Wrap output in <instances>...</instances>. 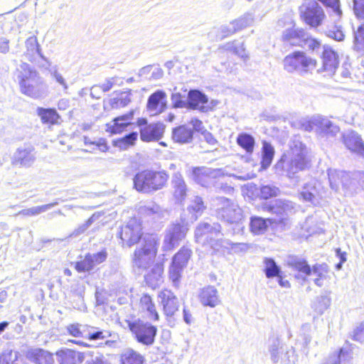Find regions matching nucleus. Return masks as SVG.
Segmentation results:
<instances>
[{
  "mask_svg": "<svg viewBox=\"0 0 364 364\" xmlns=\"http://www.w3.org/2000/svg\"><path fill=\"white\" fill-rule=\"evenodd\" d=\"M196 242L203 247H210L213 252H220L230 245L228 240L222 239L221 226L218 223L201 222L195 229Z\"/></svg>",
  "mask_w": 364,
  "mask_h": 364,
  "instance_id": "1",
  "label": "nucleus"
},
{
  "mask_svg": "<svg viewBox=\"0 0 364 364\" xmlns=\"http://www.w3.org/2000/svg\"><path fill=\"white\" fill-rule=\"evenodd\" d=\"M20 69L18 79L21 92L34 99L46 97L48 93V85L38 73L26 63L21 65Z\"/></svg>",
  "mask_w": 364,
  "mask_h": 364,
  "instance_id": "2",
  "label": "nucleus"
},
{
  "mask_svg": "<svg viewBox=\"0 0 364 364\" xmlns=\"http://www.w3.org/2000/svg\"><path fill=\"white\" fill-rule=\"evenodd\" d=\"M168 179V175L164 171L146 169L134 176V188L140 193H152L164 188Z\"/></svg>",
  "mask_w": 364,
  "mask_h": 364,
  "instance_id": "3",
  "label": "nucleus"
},
{
  "mask_svg": "<svg viewBox=\"0 0 364 364\" xmlns=\"http://www.w3.org/2000/svg\"><path fill=\"white\" fill-rule=\"evenodd\" d=\"M307 154L306 146L301 141L294 140L291 142L290 150L282 158L284 171L289 178L307 168L309 162Z\"/></svg>",
  "mask_w": 364,
  "mask_h": 364,
  "instance_id": "4",
  "label": "nucleus"
},
{
  "mask_svg": "<svg viewBox=\"0 0 364 364\" xmlns=\"http://www.w3.org/2000/svg\"><path fill=\"white\" fill-rule=\"evenodd\" d=\"M159 241L156 236H144L139 245L134 252L132 262L134 267L140 269L148 268L153 262L157 253Z\"/></svg>",
  "mask_w": 364,
  "mask_h": 364,
  "instance_id": "5",
  "label": "nucleus"
},
{
  "mask_svg": "<svg viewBox=\"0 0 364 364\" xmlns=\"http://www.w3.org/2000/svg\"><path fill=\"white\" fill-rule=\"evenodd\" d=\"M213 205L217 218L228 223L240 224L244 218L242 209L230 199L218 197Z\"/></svg>",
  "mask_w": 364,
  "mask_h": 364,
  "instance_id": "6",
  "label": "nucleus"
},
{
  "mask_svg": "<svg viewBox=\"0 0 364 364\" xmlns=\"http://www.w3.org/2000/svg\"><path fill=\"white\" fill-rule=\"evenodd\" d=\"M284 69L290 73H306L316 68V60L304 52L296 51L287 55L283 60Z\"/></svg>",
  "mask_w": 364,
  "mask_h": 364,
  "instance_id": "7",
  "label": "nucleus"
},
{
  "mask_svg": "<svg viewBox=\"0 0 364 364\" xmlns=\"http://www.w3.org/2000/svg\"><path fill=\"white\" fill-rule=\"evenodd\" d=\"M127 327L134 338L144 346L154 343L157 328L149 322L140 319L126 321Z\"/></svg>",
  "mask_w": 364,
  "mask_h": 364,
  "instance_id": "8",
  "label": "nucleus"
},
{
  "mask_svg": "<svg viewBox=\"0 0 364 364\" xmlns=\"http://www.w3.org/2000/svg\"><path fill=\"white\" fill-rule=\"evenodd\" d=\"M300 11L304 21L311 27L320 26L326 17L323 9L314 0H310L303 4L300 7Z\"/></svg>",
  "mask_w": 364,
  "mask_h": 364,
  "instance_id": "9",
  "label": "nucleus"
},
{
  "mask_svg": "<svg viewBox=\"0 0 364 364\" xmlns=\"http://www.w3.org/2000/svg\"><path fill=\"white\" fill-rule=\"evenodd\" d=\"M188 230L187 225L181 223H173L170 225L165 232L162 250L163 251H170L179 245V242L183 240Z\"/></svg>",
  "mask_w": 364,
  "mask_h": 364,
  "instance_id": "10",
  "label": "nucleus"
},
{
  "mask_svg": "<svg viewBox=\"0 0 364 364\" xmlns=\"http://www.w3.org/2000/svg\"><path fill=\"white\" fill-rule=\"evenodd\" d=\"M191 250L183 247L173 257L172 262L169 268L170 279L173 282H178L184 268L186 267L188 262L191 257Z\"/></svg>",
  "mask_w": 364,
  "mask_h": 364,
  "instance_id": "11",
  "label": "nucleus"
},
{
  "mask_svg": "<svg viewBox=\"0 0 364 364\" xmlns=\"http://www.w3.org/2000/svg\"><path fill=\"white\" fill-rule=\"evenodd\" d=\"M141 223L136 219L132 218L127 224L122 228L120 238L124 244L131 247L136 244L141 237Z\"/></svg>",
  "mask_w": 364,
  "mask_h": 364,
  "instance_id": "12",
  "label": "nucleus"
},
{
  "mask_svg": "<svg viewBox=\"0 0 364 364\" xmlns=\"http://www.w3.org/2000/svg\"><path fill=\"white\" fill-rule=\"evenodd\" d=\"M158 297L166 316H173L179 308L178 299L174 294L170 290L164 289L159 293Z\"/></svg>",
  "mask_w": 364,
  "mask_h": 364,
  "instance_id": "13",
  "label": "nucleus"
},
{
  "mask_svg": "<svg viewBox=\"0 0 364 364\" xmlns=\"http://www.w3.org/2000/svg\"><path fill=\"white\" fill-rule=\"evenodd\" d=\"M36 161L34 148L28 146L18 149L12 157V164L22 167H31Z\"/></svg>",
  "mask_w": 364,
  "mask_h": 364,
  "instance_id": "14",
  "label": "nucleus"
},
{
  "mask_svg": "<svg viewBox=\"0 0 364 364\" xmlns=\"http://www.w3.org/2000/svg\"><path fill=\"white\" fill-rule=\"evenodd\" d=\"M167 95L163 90H157L151 94L147 101V110L152 114L162 113L166 109Z\"/></svg>",
  "mask_w": 364,
  "mask_h": 364,
  "instance_id": "15",
  "label": "nucleus"
},
{
  "mask_svg": "<svg viewBox=\"0 0 364 364\" xmlns=\"http://www.w3.org/2000/svg\"><path fill=\"white\" fill-rule=\"evenodd\" d=\"M134 111L132 110L125 114L114 118L112 122L106 124L105 131L112 134L122 133L132 124L131 121L134 118Z\"/></svg>",
  "mask_w": 364,
  "mask_h": 364,
  "instance_id": "16",
  "label": "nucleus"
},
{
  "mask_svg": "<svg viewBox=\"0 0 364 364\" xmlns=\"http://www.w3.org/2000/svg\"><path fill=\"white\" fill-rule=\"evenodd\" d=\"M208 102V97L200 91L194 90L188 92V108L198 109L202 112H208L211 109Z\"/></svg>",
  "mask_w": 364,
  "mask_h": 364,
  "instance_id": "17",
  "label": "nucleus"
},
{
  "mask_svg": "<svg viewBox=\"0 0 364 364\" xmlns=\"http://www.w3.org/2000/svg\"><path fill=\"white\" fill-rule=\"evenodd\" d=\"M343 139L348 150L364 159V142L360 134L354 131H348L343 134Z\"/></svg>",
  "mask_w": 364,
  "mask_h": 364,
  "instance_id": "18",
  "label": "nucleus"
},
{
  "mask_svg": "<svg viewBox=\"0 0 364 364\" xmlns=\"http://www.w3.org/2000/svg\"><path fill=\"white\" fill-rule=\"evenodd\" d=\"M165 126L162 123H152L140 128V138L143 141H159L164 135Z\"/></svg>",
  "mask_w": 364,
  "mask_h": 364,
  "instance_id": "19",
  "label": "nucleus"
},
{
  "mask_svg": "<svg viewBox=\"0 0 364 364\" xmlns=\"http://www.w3.org/2000/svg\"><path fill=\"white\" fill-rule=\"evenodd\" d=\"M26 358L35 364H53V354L43 348H29L24 352Z\"/></svg>",
  "mask_w": 364,
  "mask_h": 364,
  "instance_id": "20",
  "label": "nucleus"
},
{
  "mask_svg": "<svg viewBox=\"0 0 364 364\" xmlns=\"http://www.w3.org/2000/svg\"><path fill=\"white\" fill-rule=\"evenodd\" d=\"M322 63V69H318V72L326 71L330 74L334 73L339 63L337 53L329 46H323Z\"/></svg>",
  "mask_w": 364,
  "mask_h": 364,
  "instance_id": "21",
  "label": "nucleus"
},
{
  "mask_svg": "<svg viewBox=\"0 0 364 364\" xmlns=\"http://www.w3.org/2000/svg\"><path fill=\"white\" fill-rule=\"evenodd\" d=\"M57 361L59 364H80L85 358V354L68 348L56 352Z\"/></svg>",
  "mask_w": 364,
  "mask_h": 364,
  "instance_id": "22",
  "label": "nucleus"
},
{
  "mask_svg": "<svg viewBox=\"0 0 364 364\" xmlns=\"http://www.w3.org/2000/svg\"><path fill=\"white\" fill-rule=\"evenodd\" d=\"M340 132V128L328 118L319 115L316 133L321 136L334 137Z\"/></svg>",
  "mask_w": 364,
  "mask_h": 364,
  "instance_id": "23",
  "label": "nucleus"
},
{
  "mask_svg": "<svg viewBox=\"0 0 364 364\" xmlns=\"http://www.w3.org/2000/svg\"><path fill=\"white\" fill-rule=\"evenodd\" d=\"M288 264L292 269L299 272V274L296 276L297 279H301L305 282L307 280V277L310 276L311 268L305 259L292 257L289 259Z\"/></svg>",
  "mask_w": 364,
  "mask_h": 364,
  "instance_id": "24",
  "label": "nucleus"
},
{
  "mask_svg": "<svg viewBox=\"0 0 364 364\" xmlns=\"http://www.w3.org/2000/svg\"><path fill=\"white\" fill-rule=\"evenodd\" d=\"M200 301L204 306L215 307L220 303L218 291L213 287H207L201 290Z\"/></svg>",
  "mask_w": 364,
  "mask_h": 364,
  "instance_id": "25",
  "label": "nucleus"
},
{
  "mask_svg": "<svg viewBox=\"0 0 364 364\" xmlns=\"http://www.w3.org/2000/svg\"><path fill=\"white\" fill-rule=\"evenodd\" d=\"M305 36L304 30L292 28L283 32L282 40L292 46H303L302 42Z\"/></svg>",
  "mask_w": 364,
  "mask_h": 364,
  "instance_id": "26",
  "label": "nucleus"
},
{
  "mask_svg": "<svg viewBox=\"0 0 364 364\" xmlns=\"http://www.w3.org/2000/svg\"><path fill=\"white\" fill-rule=\"evenodd\" d=\"M193 131L188 125L179 126L173 129L172 138L173 141L181 143H189L193 139Z\"/></svg>",
  "mask_w": 364,
  "mask_h": 364,
  "instance_id": "27",
  "label": "nucleus"
},
{
  "mask_svg": "<svg viewBox=\"0 0 364 364\" xmlns=\"http://www.w3.org/2000/svg\"><path fill=\"white\" fill-rule=\"evenodd\" d=\"M172 186L175 198L180 202L183 201L186 196L187 186L181 174H174Z\"/></svg>",
  "mask_w": 364,
  "mask_h": 364,
  "instance_id": "28",
  "label": "nucleus"
},
{
  "mask_svg": "<svg viewBox=\"0 0 364 364\" xmlns=\"http://www.w3.org/2000/svg\"><path fill=\"white\" fill-rule=\"evenodd\" d=\"M139 211L142 215L150 217L154 220L162 218L167 215L166 210L155 203H147L141 207Z\"/></svg>",
  "mask_w": 364,
  "mask_h": 364,
  "instance_id": "29",
  "label": "nucleus"
},
{
  "mask_svg": "<svg viewBox=\"0 0 364 364\" xmlns=\"http://www.w3.org/2000/svg\"><path fill=\"white\" fill-rule=\"evenodd\" d=\"M284 349L280 339L278 337H272L269 339L268 351L270 355L272 361L277 363L282 356Z\"/></svg>",
  "mask_w": 364,
  "mask_h": 364,
  "instance_id": "30",
  "label": "nucleus"
},
{
  "mask_svg": "<svg viewBox=\"0 0 364 364\" xmlns=\"http://www.w3.org/2000/svg\"><path fill=\"white\" fill-rule=\"evenodd\" d=\"M271 223L270 219H264L257 216L252 217L250 223V230L255 235L264 234Z\"/></svg>",
  "mask_w": 364,
  "mask_h": 364,
  "instance_id": "31",
  "label": "nucleus"
},
{
  "mask_svg": "<svg viewBox=\"0 0 364 364\" xmlns=\"http://www.w3.org/2000/svg\"><path fill=\"white\" fill-rule=\"evenodd\" d=\"M274 156V149L273 146L270 143L264 141L262 142V160L259 170L267 169L271 165Z\"/></svg>",
  "mask_w": 364,
  "mask_h": 364,
  "instance_id": "32",
  "label": "nucleus"
},
{
  "mask_svg": "<svg viewBox=\"0 0 364 364\" xmlns=\"http://www.w3.org/2000/svg\"><path fill=\"white\" fill-rule=\"evenodd\" d=\"M164 269L161 265H156L146 277V283L153 289L158 287L162 282Z\"/></svg>",
  "mask_w": 364,
  "mask_h": 364,
  "instance_id": "33",
  "label": "nucleus"
},
{
  "mask_svg": "<svg viewBox=\"0 0 364 364\" xmlns=\"http://www.w3.org/2000/svg\"><path fill=\"white\" fill-rule=\"evenodd\" d=\"M237 144L242 148L246 153L252 154L254 151L255 140V138L247 133H240L237 137Z\"/></svg>",
  "mask_w": 364,
  "mask_h": 364,
  "instance_id": "34",
  "label": "nucleus"
},
{
  "mask_svg": "<svg viewBox=\"0 0 364 364\" xmlns=\"http://www.w3.org/2000/svg\"><path fill=\"white\" fill-rule=\"evenodd\" d=\"M328 273L327 267L324 264H315L311 269L310 276L314 277V282L318 287H322Z\"/></svg>",
  "mask_w": 364,
  "mask_h": 364,
  "instance_id": "35",
  "label": "nucleus"
},
{
  "mask_svg": "<svg viewBox=\"0 0 364 364\" xmlns=\"http://www.w3.org/2000/svg\"><path fill=\"white\" fill-rule=\"evenodd\" d=\"M58 204V202L55 201L43 205L35 206L30 208L23 209L19 211L17 215L27 217L36 216L49 210L50 209L55 207Z\"/></svg>",
  "mask_w": 364,
  "mask_h": 364,
  "instance_id": "36",
  "label": "nucleus"
},
{
  "mask_svg": "<svg viewBox=\"0 0 364 364\" xmlns=\"http://www.w3.org/2000/svg\"><path fill=\"white\" fill-rule=\"evenodd\" d=\"M0 364H23L18 351L6 350L0 355Z\"/></svg>",
  "mask_w": 364,
  "mask_h": 364,
  "instance_id": "37",
  "label": "nucleus"
},
{
  "mask_svg": "<svg viewBox=\"0 0 364 364\" xmlns=\"http://www.w3.org/2000/svg\"><path fill=\"white\" fill-rule=\"evenodd\" d=\"M144 358L134 350L129 349L121 355L122 364H144Z\"/></svg>",
  "mask_w": 364,
  "mask_h": 364,
  "instance_id": "38",
  "label": "nucleus"
},
{
  "mask_svg": "<svg viewBox=\"0 0 364 364\" xmlns=\"http://www.w3.org/2000/svg\"><path fill=\"white\" fill-rule=\"evenodd\" d=\"M205 208V206L204 205L202 198L198 196H195L188 205V210L192 214L191 218L196 220L202 214Z\"/></svg>",
  "mask_w": 364,
  "mask_h": 364,
  "instance_id": "39",
  "label": "nucleus"
},
{
  "mask_svg": "<svg viewBox=\"0 0 364 364\" xmlns=\"http://www.w3.org/2000/svg\"><path fill=\"white\" fill-rule=\"evenodd\" d=\"M255 21V15L253 13L247 12L238 18L232 21L237 31H240L248 26H251Z\"/></svg>",
  "mask_w": 364,
  "mask_h": 364,
  "instance_id": "40",
  "label": "nucleus"
},
{
  "mask_svg": "<svg viewBox=\"0 0 364 364\" xmlns=\"http://www.w3.org/2000/svg\"><path fill=\"white\" fill-rule=\"evenodd\" d=\"M140 305L143 310L146 311L154 320L159 319V314L155 309V305L150 296L145 294L140 299Z\"/></svg>",
  "mask_w": 364,
  "mask_h": 364,
  "instance_id": "41",
  "label": "nucleus"
},
{
  "mask_svg": "<svg viewBox=\"0 0 364 364\" xmlns=\"http://www.w3.org/2000/svg\"><path fill=\"white\" fill-rule=\"evenodd\" d=\"M216 171L210 168H198L194 171L196 181L203 186L208 185V179L215 176Z\"/></svg>",
  "mask_w": 364,
  "mask_h": 364,
  "instance_id": "42",
  "label": "nucleus"
},
{
  "mask_svg": "<svg viewBox=\"0 0 364 364\" xmlns=\"http://www.w3.org/2000/svg\"><path fill=\"white\" fill-rule=\"evenodd\" d=\"M38 113L43 123L55 124L58 122L59 115L55 109L39 108Z\"/></svg>",
  "mask_w": 364,
  "mask_h": 364,
  "instance_id": "43",
  "label": "nucleus"
},
{
  "mask_svg": "<svg viewBox=\"0 0 364 364\" xmlns=\"http://www.w3.org/2000/svg\"><path fill=\"white\" fill-rule=\"evenodd\" d=\"M317 191L316 188V181L311 180L309 183L304 186L303 191L301 192L300 196L301 198L308 202H313L316 198Z\"/></svg>",
  "mask_w": 364,
  "mask_h": 364,
  "instance_id": "44",
  "label": "nucleus"
},
{
  "mask_svg": "<svg viewBox=\"0 0 364 364\" xmlns=\"http://www.w3.org/2000/svg\"><path fill=\"white\" fill-rule=\"evenodd\" d=\"M264 263V272L267 278H272L274 277H280V268L272 259L265 258Z\"/></svg>",
  "mask_w": 364,
  "mask_h": 364,
  "instance_id": "45",
  "label": "nucleus"
},
{
  "mask_svg": "<svg viewBox=\"0 0 364 364\" xmlns=\"http://www.w3.org/2000/svg\"><path fill=\"white\" fill-rule=\"evenodd\" d=\"M225 48L227 50L232 51L244 60H247L249 58L245 48L243 46V43H240L236 41L230 42L225 44Z\"/></svg>",
  "mask_w": 364,
  "mask_h": 364,
  "instance_id": "46",
  "label": "nucleus"
},
{
  "mask_svg": "<svg viewBox=\"0 0 364 364\" xmlns=\"http://www.w3.org/2000/svg\"><path fill=\"white\" fill-rule=\"evenodd\" d=\"M138 137V134L136 132H133L125 136L117 139L114 141V146L119 147L121 149H127L130 146L134 144V141Z\"/></svg>",
  "mask_w": 364,
  "mask_h": 364,
  "instance_id": "47",
  "label": "nucleus"
},
{
  "mask_svg": "<svg viewBox=\"0 0 364 364\" xmlns=\"http://www.w3.org/2000/svg\"><path fill=\"white\" fill-rule=\"evenodd\" d=\"M50 73L55 82L62 87L63 91L65 93H68L69 88L68 82L63 74L58 70L57 66L53 67L50 70Z\"/></svg>",
  "mask_w": 364,
  "mask_h": 364,
  "instance_id": "48",
  "label": "nucleus"
},
{
  "mask_svg": "<svg viewBox=\"0 0 364 364\" xmlns=\"http://www.w3.org/2000/svg\"><path fill=\"white\" fill-rule=\"evenodd\" d=\"M319 115H315L310 118H304L300 120V127L301 129L306 132H315L316 131V127H318Z\"/></svg>",
  "mask_w": 364,
  "mask_h": 364,
  "instance_id": "49",
  "label": "nucleus"
},
{
  "mask_svg": "<svg viewBox=\"0 0 364 364\" xmlns=\"http://www.w3.org/2000/svg\"><path fill=\"white\" fill-rule=\"evenodd\" d=\"M131 102L130 97L127 93H121L117 97L110 99L109 105L112 109H119L126 107Z\"/></svg>",
  "mask_w": 364,
  "mask_h": 364,
  "instance_id": "50",
  "label": "nucleus"
},
{
  "mask_svg": "<svg viewBox=\"0 0 364 364\" xmlns=\"http://www.w3.org/2000/svg\"><path fill=\"white\" fill-rule=\"evenodd\" d=\"M343 171H338L336 169H328V176L331 187L335 191H338L341 189V181Z\"/></svg>",
  "mask_w": 364,
  "mask_h": 364,
  "instance_id": "51",
  "label": "nucleus"
},
{
  "mask_svg": "<svg viewBox=\"0 0 364 364\" xmlns=\"http://www.w3.org/2000/svg\"><path fill=\"white\" fill-rule=\"evenodd\" d=\"M26 47L27 49V54L31 57L37 54L43 58L36 37L32 36L28 38L26 41Z\"/></svg>",
  "mask_w": 364,
  "mask_h": 364,
  "instance_id": "52",
  "label": "nucleus"
},
{
  "mask_svg": "<svg viewBox=\"0 0 364 364\" xmlns=\"http://www.w3.org/2000/svg\"><path fill=\"white\" fill-rule=\"evenodd\" d=\"M283 200L278 199L264 205V210L277 215H283Z\"/></svg>",
  "mask_w": 364,
  "mask_h": 364,
  "instance_id": "53",
  "label": "nucleus"
},
{
  "mask_svg": "<svg viewBox=\"0 0 364 364\" xmlns=\"http://www.w3.org/2000/svg\"><path fill=\"white\" fill-rule=\"evenodd\" d=\"M354 46L358 51L364 52V25L354 33Z\"/></svg>",
  "mask_w": 364,
  "mask_h": 364,
  "instance_id": "54",
  "label": "nucleus"
},
{
  "mask_svg": "<svg viewBox=\"0 0 364 364\" xmlns=\"http://www.w3.org/2000/svg\"><path fill=\"white\" fill-rule=\"evenodd\" d=\"M97 328L91 327V329L89 331L88 333L85 335V338L92 340H102L111 336V333L106 331H96Z\"/></svg>",
  "mask_w": 364,
  "mask_h": 364,
  "instance_id": "55",
  "label": "nucleus"
},
{
  "mask_svg": "<svg viewBox=\"0 0 364 364\" xmlns=\"http://www.w3.org/2000/svg\"><path fill=\"white\" fill-rule=\"evenodd\" d=\"M297 360L295 350L292 347L287 348L280 357L279 362L284 364H295Z\"/></svg>",
  "mask_w": 364,
  "mask_h": 364,
  "instance_id": "56",
  "label": "nucleus"
},
{
  "mask_svg": "<svg viewBox=\"0 0 364 364\" xmlns=\"http://www.w3.org/2000/svg\"><path fill=\"white\" fill-rule=\"evenodd\" d=\"M279 193V189L273 185H265L260 188V197L264 199L277 196Z\"/></svg>",
  "mask_w": 364,
  "mask_h": 364,
  "instance_id": "57",
  "label": "nucleus"
},
{
  "mask_svg": "<svg viewBox=\"0 0 364 364\" xmlns=\"http://www.w3.org/2000/svg\"><path fill=\"white\" fill-rule=\"evenodd\" d=\"M99 218V215L93 214L85 223L76 228L70 235L71 237L78 236L85 232L90 225Z\"/></svg>",
  "mask_w": 364,
  "mask_h": 364,
  "instance_id": "58",
  "label": "nucleus"
},
{
  "mask_svg": "<svg viewBox=\"0 0 364 364\" xmlns=\"http://www.w3.org/2000/svg\"><path fill=\"white\" fill-rule=\"evenodd\" d=\"M94 268L91 259H90L87 254L82 260L77 262L75 264V269L78 272H90Z\"/></svg>",
  "mask_w": 364,
  "mask_h": 364,
  "instance_id": "59",
  "label": "nucleus"
},
{
  "mask_svg": "<svg viewBox=\"0 0 364 364\" xmlns=\"http://www.w3.org/2000/svg\"><path fill=\"white\" fill-rule=\"evenodd\" d=\"M90 259H91V262L94 266V267L102 262H104L107 258V252L106 250H102L101 251L97 252L87 254Z\"/></svg>",
  "mask_w": 364,
  "mask_h": 364,
  "instance_id": "60",
  "label": "nucleus"
},
{
  "mask_svg": "<svg viewBox=\"0 0 364 364\" xmlns=\"http://www.w3.org/2000/svg\"><path fill=\"white\" fill-rule=\"evenodd\" d=\"M351 338L353 341L364 343V322L358 324L353 329Z\"/></svg>",
  "mask_w": 364,
  "mask_h": 364,
  "instance_id": "61",
  "label": "nucleus"
},
{
  "mask_svg": "<svg viewBox=\"0 0 364 364\" xmlns=\"http://www.w3.org/2000/svg\"><path fill=\"white\" fill-rule=\"evenodd\" d=\"M331 304V299L326 296H321L317 298V304L315 309L319 314H323Z\"/></svg>",
  "mask_w": 364,
  "mask_h": 364,
  "instance_id": "62",
  "label": "nucleus"
},
{
  "mask_svg": "<svg viewBox=\"0 0 364 364\" xmlns=\"http://www.w3.org/2000/svg\"><path fill=\"white\" fill-rule=\"evenodd\" d=\"M341 189L347 190L350 188V186L354 184L355 177H352V176L346 171H343L341 175Z\"/></svg>",
  "mask_w": 364,
  "mask_h": 364,
  "instance_id": "63",
  "label": "nucleus"
},
{
  "mask_svg": "<svg viewBox=\"0 0 364 364\" xmlns=\"http://www.w3.org/2000/svg\"><path fill=\"white\" fill-rule=\"evenodd\" d=\"M122 80L118 77H114L106 80V81L100 85L102 92H105L109 91L114 85H122Z\"/></svg>",
  "mask_w": 364,
  "mask_h": 364,
  "instance_id": "64",
  "label": "nucleus"
}]
</instances>
